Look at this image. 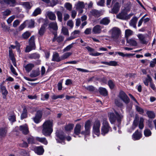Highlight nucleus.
Masks as SVG:
<instances>
[{"label":"nucleus","mask_w":156,"mask_h":156,"mask_svg":"<svg viewBox=\"0 0 156 156\" xmlns=\"http://www.w3.org/2000/svg\"><path fill=\"white\" fill-rule=\"evenodd\" d=\"M53 121L48 120L45 121L42 125V133L45 136H49L53 131Z\"/></svg>","instance_id":"1"},{"label":"nucleus","mask_w":156,"mask_h":156,"mask_svg":"<svg viewBox=\"0 0 156 156\" xmlns=\"http://www.w3.org/2000/svg\"><path fill=\"white\" fill-rule=\"evenodd\" d=\"M115 112L116 115L115 116V114L113 113H108V116L109 120L112 124L117 119L118 122H120L122 119L123 118V115L121 114H119L117 112L115 111Z\"/></svg>","instance_id":"2"},{"label":"nucleus","mask_w":156,"mask_h":156,"mask_svg":"<svg viewBox=\"0 0 156 156\" xmlns=\"http://www.w3.org/2000/svg\"><path fill=\"white\" fill-rule=\"evenodd\" d=\"M111 129V128L109 125L107 119H103L102 126L101 128V134L103 136H105Z\"/></svg>","instance_id":"3"},{"label":"nucleus","mask_w":156,"mask_h":156,"mask_svg":"<svg viewBox=\"0 0 156 156\" xmlns=\"http://www.w3.org/2000/svg\"><path fill=\"white\" fill-rule=\"evenodd\" d=\"M111 34V37L114 40L119 38L121 34L120 29L117 27H114L109 31Z\"/></svg>","instance_id":"4"},{"label":"nucleus","mask_w":156,"mask_h":156,"mask_svg":"<svg viewBox=\"0 0 156 156\" xmlns=\"http://www.w3.org/2000/svg\"><path fill=\"white\" fill-rule=\"evenodd\" d=\"M118 97L126 104H128L129 102V98L126 93L122 91L120 92Z\"/></svg>","instance_id":"5"},{"label":"nucleus","mask_w":156,"mask_h":156,"mask_svg":"<svg viewBox=\"0 0 156 156\" xmlns=\"http://www.w3.org/2000/svg\"><path fill=\"white\" fill-rule=\"evenodd\" d=\"M100 123L99 121H95L94 123L93 127V132L98 136L100 133Z\"/></svg>","instance_id":"6"},{"label":"nucleus","mask_w":156,"mask_h":156,"mask_svg":"<svg viewBox=\"0 0 156 156\" xmlns=\"http://www.w3.org/2000/svg\"><path fill=\"white\" fill-rule=\"evenodd\" d=\"M91 124V122L90 121L88 120L85 123V131H82L81 132V134L85 135H89L90 133Z\"/></svg>","instance_id":"7"},{"label":"nucleus","mask_w":156,"mask_h":156,"mask_svg":"<svg viewBox=\"0 0 156 156\" xmlns=\"http://www.w3.org/2000/svg\"><path fill=\"white\" fill-rule=\"evenodd\" d=\"M140 43L142 44H147L148 41L146 38L148 36L147 34H139L137 35Z\"/></svg>","instance_id":"8"},{"label":"nucleus","mask_w":156,"mask_h":156,"mask_svg":"<svg viewBox=\"0 0 156 156\" xmlns=\"http://www.w3.org/2000/svg\"><path fill=\"white\" fill-rule=\"evenodd\" d=\"M42 114L41 111H38L37 112L35 117L32 118V119L35 123H38L41 121Z\"/></svg>","instance_id":"9"},{"label":"nucleus","mask_w":156,"mask_h":156,"mask_svg":"<svg viewBox=\"0 0 156 156\" xmlns=\"http://www.w3.org/2000/svg\"><path fill=\"white\" fill-rule=\"evenodd\" d=\"M19 130L24 134H27L29 132L28 127L27 124L20 126Z\"/></svg>","instance_id":"10"},{"label":"nucleus","mask_w":156,"mask_h":156,"mask_svg":"<svg viewBox=\"0 0 156 156\" xmlns=\"http://www.w3.org/2000/svg\"><path fill=\"white\" fill-rule=\"evenodd\" d=\"M4 3L9 5L10 6H13L16 3L15 0H0V3L4 4Z\"/></svg>","instance_id":"11"},{"label":"nucleus","mask_w":156,"mask_h":156,"mask_svg":"<svg viewBox=\"0 0 156 156\" xmlns=\"http://www.w3.org/2000/svg\"><path fill=\"white\" fill-rule=\"evenodd\" d=\"M34 150L36 153L39 155H42L44 152V150L41 146L35 147Z\"/></svg>","instance_id":"12"},{"label":"nucleus","mask_w":156,"mask_h":156,"mask_svg":"<svg viewBox=\"0 0 156 156\" xmlns=\"http://www.w3.org/2000/svg\"><path fill=\"white\" fill-rule=\"evenodd\" d=\"M65 138V137L63 134H58L57 135V138H56V140L57 142L64 144H65L64 140Z\"/></svg>","instance_id":"13"},{"label":"nucleus","mask_w":156,"mask_h":156,"mask_svg":"<svg viewBox=\"0 0 156 156\" xmlns=\"http://www.w3.org/2000/svg\"><path fill=\"white\" fill-rule=\"evenodd\" d=\"M116 16L117 18L122 20H126L128 19L126 13L124 11L119 13Z\"/></svg>","instance_id":"14"},{"label":"nucleus","mask_w":156,"mask_h":156,"mask_svg":"<svg viewBox=\"0 0 156 156\" xmlns=\"http://www.w3.org/2000/svg\"><path fill=\"white\" fill-rule=\"evenodd\" d=\"M120 7V4L118 2L115 3L112 9V13H117L119 11Z\"/></svg>","instance_id":"15"},{"label":"nucleus","mask_w":156,"mask_h":156,"mask_svg":"<svg viewBox=\"0 0 156 156\" xmlns=\"http://www.w3.org/2000/svg\"><path fill=\"white\" fill-rule=\"evenodd\" d=\"M102 27L99 25L95 26L93 28L92 31L94 34H99L101 32Z\"/></svg>","instance_id":"16"},{"label":"nucleus","mask_w":156,"mask_h":156,"mask_svg":"<svg viewBox=\"0 0 156 156\" xmlns=\"http://www.w3.org/2000/svg\"><path fill=\"white\" fill-rule=\"evenodd\" d=\"M26 26L30 28H33L34 27V19L27 20L25 21Z\"/></svg>","instance_id":"17"},{"label":"nucleus","mask_w":156,"mask_h":156,"mask_svg":"<svg viewBox=\"0 0 156 156\" xmlns=\"http://www.w3.org/2000/svg\"><path fill=\"white\" fill-rule=\"evenodd\" d=\"M52 60L57 62H60L62 60L61 57H60L59 54L56 52H54L52 56Z\"/></svg>","instance_id":"18"},{"label":"nucleus","mask_w":156,"mask_h":156,"mask_svg":"<svg viewBox=\"0 0 156 156\" xmlns=\"http://www.w3.org/2000/svg\"><path fill=\"white\" fill-rule=\"evenodd\" d=\"M76 9L82 11V9L84 7V3L82 2L79 1L75 4Z\"/></svg>","instance_id":"19"},{"label":"nucleus","mask_w":156,"mask_h":156,"mask_svg":"<svg viewBox=\"0 0 156 156\" xmlns=\"http://www.w3.org/2000/svg\"><path fill=\"white\" fill-rule=\"evenodd\" d=\"M54 36L52 39L53 42H54L56 41H57L59 43L62 41L63 40L64 37L62 36H60L57 37V34L55 32L54 33Z\"/></svg>","instance_id":"20"},{"label":"nucleus","mask_w":156,"mask_h":156,"mask_svg":"<svg viewBox=\"0 0 156 156\" xmlns=\"http://www.w3.org/2000/svg\"><path fill=\"white\" fill-rule=\"evenodd\" d=\"M0 88L2 94L3 95V98L5 99L6 95L8 94V91L6 89L5 87L2 84L0 85Z\"/></svg>","instance_id":"21"},{"label":"nucleus","mask_w":156,"mask_h":156,"mask_svg":"<svg viewBox=\"0 0 156 156\" xmlns=\"http://www.w3.org/2000/svg\"><path fill=\"white\" fill-rule=\"evenodd\" d=\"M141 137V134L140 133L138 132L137 130L135 133L133 134L132 136V137L133 140H138Z\"/></svg>","instance_id":"22"},{"label":"nucleus","mask_w":156,"mask_h":156,"mask_svg":"<svg viewBox=\"0 0 156 156\" xmlns=\"http://www.w3.org/2000/svg\"><path fill=\"white\" fill-rule=\"evenodd\" d=\"M90 15L95 17H98L101 16L100 12L96 9H93L90 11Z\"/></svg>","instance_id":"23"},{"label":"nucleus","mask_w":156,"mask_h":156,"mask_svg":"<svg viewBox=\"0 0 156 156\" xmlns=\"http://www.w3.org/2000/svg\"><path fill=\"white\" fill-rule=\"evenodd\" d=\"M47 15L49 19L51 20H55L56 19L55 14L51 11H48L47 12Z\"/></svg>","instance_id":"24"},{"label":"nucleus","mask_w":156,"mask_h":156,"mask_svg":"<svg viewBox=\"0 0 156 156\" xmlns=\"http://www.w3.org/2000/svg\"><path fill=\"white\" fill-rule=\"evenodd\" d=\"M36 140L38 142L41 143L45 145L48 144V142L45 137H36Z\"/></svg>","instance_id":"25"},{"label":"nucleus","mask_w":156,"mask_h":156,"mask_svg":"<svg viewBox=\"0 0 156 156\" xmlns=\"http://www.w3.org/2000/svg\"><path fill=\"white\" fill-rule=\"evenodd\" d=\"M110 21V20L108 17H105L101 20L100 23L105 25H107L109 23Z\"/></svg>","instance_id":"26"},{"label":"nucleus","mask_w":156,"mask_h":156,"mask_svg":"<svg viewBox=\"0 0 156 156\" xmlns=\"http://www.w3.org/2000/svg\"><path fill=\"white\" fill-rule=\"evenodd\" d=\"M127 42L130 45L132 46H136L137 43L136 41L134 39L130 38L127 40Z\"/></svg>","instance_id":"27"},{"label":"nucleus","mask_w":156,"mask_h":156,"mask_svg":"<svg viewBox=\"0 0 156 156\" xmlns=\"http://www.w3.org/2000/svg\"><path fill=\"white\" fill-rule=\"evenodd\" d=\"M28 57L31 59H37L40 57V55L36 53L30 54L28 55Z\"/></svg>","instance_id":"28"},{"label":"nucleus","mask_w":156,"mask_h":156,"mask_svg":"<svg viewBox=\"0 0 156 156\" xmlns=\"http://www.w3.org/2000/svg\"><path fill=\"white\" fill-rule=\"evenodd\" d=\"M81 126L80 124H77L76 126L74 129V133L76 135L80 134Z\"/></svg>","instance_id":"29"},{"label":"nucleus","mask_w":156,"mask_h":156,"mask_svg":"<svg viewBox=\"0 0 156 156\" xmlns=\"http://www.w3.org/2000/svg\"><path fill=\"white\" fill-rule=\"evenodd\" d=\"M138 19L137 17H135L133 18L130 21L129 25L130 26L133 27L134 28H136V23Z\"/></svg>","instance_id":"30"},{"label":"nucleus","mask_w":156,"mask_h":156,"mask_svg":"<svg viewBox=\"0 0 156 156\" xmlns=\"http://www.w3.org/2000/svg\"><path fill=\"white\" fill-rule=\"evenodd\" d=\"M49 26L50 28L53 30H58V26L57 23L56 22H53L50 23L49 24Z\"/></svg>","instance_id":"31"},{"label":"nucleus","mask_w":156,"mask_h":156,"mask_svg":"<svg viewBox=\"0 0 156 156\" xmlns=\"http://www.w3.org/2000/svg\"><path fill=\"white\" fill-rule=\"evenodd\" d=\"M146 114L148 117L151 119H154L155 117V114L154 112L151 111H147Z\"/></svg>","instance_id":"32"},{"label":"nucleus","mask_w":156,"mask_h":156,"mask_svg":"<svg viewBox=\"0 0 156 156\" xmlns=\"http://www.w3.org/2000/svg\"><path fill=\"white\" fill-rule=\"evenodd\" d=\"M139 119L137 117H136L134 119L132 127V130H134L137 126L138 123Z\"/></svg>","instance_id":"33"},{"label":"nucleus","mask_w":156,"mask_h":156,"mask_svg":"<svg viewBox=\"0 0 156 156\" xmlns=\"http://www.w3.org/2000/svg\"><path fill=\"white\" fill-rule=\"evenodd\" d=\"M7 132L6 129L5 127L0 128V135L2 137H4Z\"/></svg>","instance_id":"34"},{"label":"nucleus","mask_w":156,"mask_h":156,"mask_svg":"<svg viewBox=\"0 0 156 156\" xmlns=\"http://www.w3.org/2000/svg\"><path fill=\"white\" fill-rule=\"evenodd\" d=\"M99 91L101 94L106 96L108 94V92L106 89L102 88L100 87L99 88Z\"/></svg>","instance_id":"35"},{"label":"nucleus","mask_w":156,"mask_h":156,"mask_svg":"<svg viewBox=\"0 0 156 156\" xmlns=\"http://www.w3.org/2000/svg\"><path fill=\"white\" fill-rule=\"evenodd\" d=\"M34 67V64L30 63L27 64L25 68L27 72H29Z\"/></svg>","instance_id":"36"},{"label":"nucleus","mask_w":156,"mask_h":156,"mask_svg":"<svg viewBox=\"0 0 156 156\" xmlns=\"http://www.w3.org/2000/svg\"><path fill=\"white\" fill-rule=\"evenodd\" d=\"M27 141L29 144H34L36 143L34 137L32 136H30L28 137Z\"/></svg>","instance_id":"37"},{"label":"nucleus","mask_w":156,"mask_h":156,"mask_svg":"<svg viewBox=\"0 0 156 156\" xmlns=\"http://www.w3.org/2000/svg\"><path fill=\"white\" fill-rule=\"evenodd\" d=\"M80 31L79 30H75L71 34L72 36V38H75L78 37L79 35Z\"/></svg>","instance_id":"38"},{"label":"nucleus","mask_w":156,"mask_h":156,"mask_svg":"<svg viewBox=\"0 0 156 156\" xmlns=\"http://www.w3.org/2000/svg\"><path fill=\"white\" fill-rule=\"evenodd\" d=\"M22 5L24 8L27 9H30L31 7L30 3L27 2H22Z\"/></svg>","instance_id":"39"},{"label":"nucleus","mask_w":156,"mask_h":156,"mask_svg":"<svg viewBox=\"0 0 156 156\" xmlns=\"http://www.w3.org/2000/svg\"><path fill=\"white\" fill-rule=\"evenodd\" d=\"M27 117V110L26 108H24L21 115V119H23Z\"/></svg>","instance_id":"40"},{"label":"nucleus","mask_w":156,"mask_h":156,"mask_svg":"<svg viewBox=\"0 0 156 156\" xmlns=\"http://www.w3.org/2000/svg\"><path fill=\"white\" fill-rule=\"evenodd\" d=\"M35 37L34 36H32L29 39V45H32L33 47H35Z\"/></svg>","instance_id":"41"},{"label":"nucleus","mask_w":156,"mask_h":156,"mask_svg":"<svg viewBox=\"0 0 156 156\" xmlns=\"http://www.w3.org/2000/svg\"><path fill=\"white\" fill-rule=\"evenodd\" d=\"M45 31V26L44 25H42L38 31V33L41 36L43 35Z\"/></svg>","instance_id":"42"},{"label":"nucleus","mask_w":156,"mask_h":156,"mask_svg":"<svg viewBox=\"0 0 156 156\" xmlns=\"http://www.w3.org/2000/svg\"><path fill=\"white\" fill-rule=\"evenodd\" d=\"M115 103L117 106L121 107L123 105V104L120 99L116 98L115 100Z\"/></svg>","instance_id":"43"},{"label":"nucleus","mask_w":156,"mask_h":156,"mask_svg":"<svg viewBox=\"0 0 156 156\" xmlns=\"http://www.w3.org/2000/svg\"><path fill=\"white\" fill-rule=\"evenodd\" d=\"M56 13L58 20L60 22H62V15L61 12L58 11L56 12Z\"/></svg>","instance_id":"44"},{"label":"nucleus","mask_w":156,"mask_h":156,"mask_svg":"<svg viewBox=\"0 0 156 156\" xmlns=\"http://www.w3.org/2000/svg\"><path fill=\"white\" fill-rule=\"evenodd\" d=\"M147 78L144 81V84L147 86H148V83L150 82V83L152 82V79L151 77L149 75H147Z\"/></svg>","instance_id":"45"},{"label":"nucleus","mask_w":156,"mask_h":156,"mask_svg":"<svg viewBox=\"0 0 156 156\" xmlns=\"http://www.w3.org/2000/svg\"><path fill=\"white\" fill-rule=\"evenodd\" d=\"M144 119L142 117H140V119L139 127L140 129H142L144 127Z\"/></svg>","instance_id":"46"},{"label":"nucleus","mask_w":156,"mask_h":156,"mask_svg":"<svg viewBox=\"0 0 156 156\" xmlns=\"http://www.w3.org/2000/svg\"><path fill=\"white\" fill-rule=\"evenodd\" d=\"M72 54V53L70 52H68L64 53L61 56L62 60H63L67 58Z\"/></svg>","instance_id":"47"},{"label":"nucleus","mask_w":156,"mask_h":156,"mask_svg":"<svg viewBox=\"0 0 156 156\" xmlns=\"http://www.w3.org/2000/svg\"><path fill=\"white\" fill-rule=\"evenodd\" d=\"M9 56L11 60H14L15 59L14 55L12 52V51L10 47L9 48Z\"/></svg>","instance_id":"48"},{"label":"nucleus","mask_w":156,"mask_h":156,"mask_svg":"<svg viewBox=\"0 0 156 156\" xmlns=\"http://www.w3.org/2000/svg\"><path fill=\"white\" fill-rule=\"evenodd\" d=\"M35 47H33V46L29 44V45L27 46L25 51L26 52H28L32 50L35 49Z\"/></svg>","instance_id":"49"},{"label":"nucleus","mask_w":156,"mask_h":156,"mask_svg":"<svg viewBox=\"0 0 156 156\" xmlns=\"http://www.w3.org/2000/svg\"><path fill=\"white\" fill-rule=\"evenodd\" d=\"M41 12V9L39 8H37L34 11L32 14V15L33 16H36L37 15L40 14Z\"/></svg>","instance_id":"50"},{"label":"nucleus","mask_w":156,"mask_h":156,"mask_svg":"<svg viewBox=\"0 0 156 156\" xmlns=\"http://www.w3.org/2000/svg\"><path fill=\"white\" fill-rule=\"evenodd\" d=\"M74 125L71 124H69L66 125L65 127V129L66 131H69L72 130L74 127Z\"/></svg>","instance_id":"51"},{"label":"nucleus","mask_w":156,"mask_h":156,"mask_svg":"<svg viewBox=\"0 0 156 156\" xmlns=\"http://www.w3.org/2000/svg\"><path fill=\"white\" fill-rule=\"evenodd\" d=\"M30 33L28 31H26L22 35V37L24 39L28 38L30 35Z\"/></svg>","instance_id":"52"},{"label":"nucleus","mask_w":156,"mask_h":156,"mask_svg":"<svg viewBox=\"0 0 156 156\" xmlns=\"http://www.w3.org/2000/svg\"><path fill=\"white\" fill-rule=\"evenodd\" d=\"M62 32L63 34L65 35H69L68 30L65 27H63L62 29Z\"/></svg>","instance_id":"53"},{"label":"nucleus","mask_w":156,"mask_h":156,"mask_svg":"<svg viewBox=\"0 0 156 156\" xmlns=\"http://www.w3.org/2000/svg\"><path fill=\"white\" fill-rule=\"evenodd\" d=\"M144 134L145 136L148 137L151 135V132L150 130L146 129L144 130Z\"/></svg>","instance_id":"54"},{"label":"nucleus","mask_w":156,"mask_h":156,"mask_svg":"<svg viewBox=\"0 0 156 156\" xmlns=\"http://www.w3.org/2000/svg\"><path fill=\"white\" fill-rule=\"evenodd\" d=\"M136 109L140 114H143L144 112V109L138 106H136Z\"/></svg>","instance_id":"55"},{"label":"nucleus","mask_w":156,"mask_h":156,"mask_svg":"<svg viewBox=\"0 0 156 156\" xmlns=\"http://www.w3.org/2000/svg\"><path fill=\"white\" fill-rule=\"evenodd\" d=\"M133 32L132 31L129 29H127L125 30V35L126 37H128L130 35H132Z\"/></svg>","instance_id":"56"},{"label":"nucleus","mask_w":156,"mask_h":156,"mask_svg":"<svg viewBox=\"0 0 156 156\" xmlns=\"http://www.w3.org/2000/svg\"><path fill=\"white\" fill-rule=\"evenodd\" d=\"M11 12V11L9 9H7L5 11L2 12V14L3 16H7L10 14Z\"/></svg>","instance_id":"57"},{"label":"nucleus","mask_w":156,"mask_h":156,"mask_svg":"<svg viewBox=\"0 0 156 156\" xmlns=\"http://www.w3.org/2000/svg\"><path fill=\"white\" fill-rule=\"evenodd\" d=\"M9 120L12 122H14L16 121V116L14 114H12L9 116Z\"/></svg>","instance_id":"58"},{"label":"nucleus","mask_w":156,"mask_h":156,"mask_svg":"<svg viewBox=\"0 0 156 156\" xmlns=\"http://www.w3.org/2000/svg\"><path fill=\"white\" fill-rule=\"evenodd\" d=\"M39 74L40 73L39 72L35 71L31 73L30 75V76L31 77H35L38 76Z\"/></svg>","instance_id":"59"},{"label":"nucleus","mask_w":156,"mask_h":156,"mask_svg":"<svg viewBox=\"0 0 156 156\" xmlns=\"http://www.w3.org/2000/svg\"><path fill=\"white\" fill-rule=\"evenodd\" d=\"M65 7L68 10L70 11L72 10V5L69 3H66L65 4Z\"/></svg>","instance_id":"60"},{"label":"nucleus","mask_w":156,"mask_h":156,"mask_svg":"<svg viewBox=\"0 0 156 156\" xmlns=\"http://www.w3.org/2000/svg\"><path fill=\"white\" fill-rule=\"evenodd\" d=\"M49 96V95L48 93H46L44 94H42L41 100L43 101L47 100Z\"/></svg>","instance_id":"61"},{"label":"nucleus","mask_w":156,"mask_h":156,"mask_svg":"<svg viewBox=\"0 0 156 156\" xmlns=\"http://www.w3.org/2000/svg\"><path fill=\"white\" fill-rule=\"evenodd\" d=\"M118 65V62L115 61H112L108 62V66H115Z\"/></svg>","instance_id":"62"},{"label":"nucleus","mask_w":156,"mask_h":156,"mask_svg":"<svg viewBox=\"0 0 156 156\" xmlns=\"http://www.w3.org/2000/svg\"><path fill=\"white\" fill-rule=\"evenodd\" d=\"M67 25L70 27L71 28H72L74 25L73 21L71 20H69L67 23Z\"/></svg>","instance_id":"63"},{"label":"nucleus","mask_w":156,"mask_h":156,"mask_svg":"<svg viewBox=\"0 0 156 156\" xmlns=\"http://www.w3.org/2000/svg\"><path fill=\"white\" fill-rule=\"evenodd\" d=\"M108 84L109 86L111 89H113L114 88L115 86V84L112 80H109L108 82Z\"/></svg>","instance_id":"64"}]
</instances>
